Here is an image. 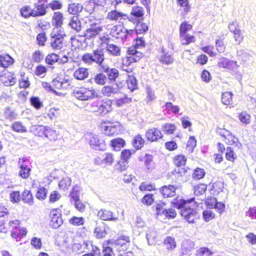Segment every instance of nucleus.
<instances>
[{"label":"nucleus","instance_id":"1","mask_svg":"<svg viewBox=\"0 0 256 256\" xmlns=\"http://www.w3.org/2000/svg\"><path fill=\"white\" fill-rule=\"evenodd\" d=\"M98 70H102L105 75L108 82V84L102 89V93L104 96H110L112 94H118L122 88V84L116 81L119 76V71L116 68H111L108 64L98 68Z\"/></svg>","mask_w":256,"mask_h":256},{"label":"nucleus","instance_id":"2","mask_svg":"<svg viewBox=\"0 0 256 256\" xmlns=\"http://www.w3.org/2000/svg\"><path fill=\"white\" fill-rule=\"evenodd\" d=\"M105 60L104 51L103 49H96L93 51L92 53H86L82 56V60L86 64H92L95 62L101 68L104 66V62Z\"/></svg>","mask_w":256,"mask_h":256},{"label":"nucleus","instance_id":"3","mask_svg":"<svg viewBox=\"0 0 256 256\" xmlns=\"http://www.w3.org/2000/svg\"><path fill=\"white\" fill-rule=\"evenodd\" d=\"M112 100L106 99L94 102L92 103V106L96 108L94 109V111L96 112L98 114L104 116L112 110Z\"/></svg>","mask_w":256,"mask_h":256},{"label":"nucleus","instance_id":"4","mask_svg":"<svg viewBox=\"0 0 256 256\" xmlns=\"http://www.w3.org/2000/svg\"><path fill=\"white\" fill-rule=\"evenodd\" d=\"M66 36L63 30L53 31L50 34V46L53 50H60L63 46L64 38Z\"/></svg>","mask_w":256,"mask_h":256},{"label":"nucleus","instance_id":"5","mask_svg":"<svg viewBox=\"0 0 256 256\" xmlns=\"http://www.w3.org/2000/svg\"><path fill=\"white\" fill-rule=\"evenodd\" d=\"M50 218V226L52 228H58L63 224L60 210L59 208L51 210Z\"/></svg>","mask_w":256,"mask_h":256},{"label":"nucleus","instance_id":"6","mask_svg":"<svg viewBox=\"0 0 256 256\" xmlns=\"http://www.w3.org/2000/svg\"><path fill=\"white\" fill-rule=\"evenodd\" d=\"M74 96L80 100H88L94 97V90H90L86 88H80V90H74Z\"/></svg>","mask_w":256,"mask_h":256},{"label":"nucleus","instance_id":"7","mask_svg":"<svg viewBox=\"0 0 256 256\" xmlns=\"http://www.w3.org/2000/svg\"><path fill=\"white\" fill-rule=\"evenodd\" d=\"M180 214L188 223H194V220L200 217V214L196 209L191 208L190 206L181 210Z\"/></svg>","mask_w":256,"mask_h":256},{"label":"nucleus","instance_id":"8","mask_svg":"<svg viewBox=\"0 0 256 256\" xmlns=\"http://www.w3.org/2000/svg\"><path fill=\"white\" fill-rule=\"evenodd\" d=\"M130 239L128 236H122L119 238L114 240L111 242L112 246H116L119 250L118 254L125 252L130 245Z\"/></svg>","mask_w":256,"mask_h":256},{"label":"nucleus","instance_id":"9","mask_svg":"<svg viewBox=\"0 0 256 256\" xmlns=\"http://www.w3.org/2000/svg\"><path fill=\"white\" fill-rule=\"evenodd\" d=\"M144 10L142 7L140 6H134L132 8L130 12V15L128 16L125 14L124 16H126V18L131 22H136L138 20H143L144 19Z\"/></svg>","mask_w":256,"mask_h":256},{"label":"nucleus","instance_id":"10","mask_svg":"<svg viewBox=\"0 0 256 256\" xmlns=\"http://www.w3.org/2000/svg\"><path fill=\"white\" fill-rule=\"evenodd\" d=\"M38 2L34 4V8H33L34 16L36 17L44 16L46 14V9L48 8L46 4L45 0H38Z\"/></svg>","mask_w":256,"mask_h":256},{"label":"nucleus","instance_id":"11","mask_svg":"<svg viewBox=\"0 0 256 256\" xmlns=\"http://www.w3.org/2000/svg\"><path fill=\"white\" fill-rule=\"evenodd\" d=\"M89 143L91 148L96 150H104L106 149L104 140L96 134L92 136Z\"/></svg>","mask_w":256,"mask_h":256},{"label":"nucleus","instance_id":"12","mask_svg":"<svg viewBox=\"0 0 256 256\" xmlns=\"http://www.w3.org/2000/svg\"><path fill=\"white\" fill-rule=\"evenodd\" d=\"M178 188V186L176 184L165 185L160 188V192L164 198L172 197L176 195V190Z\"/></svg>","mask_w":256,"mask_h":256},{"label":"nucleus","instance_id":"13","mask_svg":"<svg viewBox=\"0 0 256 256\" xmlns=\"http://www.w3.org/2000/svg\"><path fill=\"white\" fill-rule=\"evenodd\" d=\"M126 28L121 25L115 26L111 30L110 34L116 38L126 40Z\"/></svg>","mask_w":256,"mask_h":256},{"label":"nucleus","instance_id":"14","mask_svg":"<svg viewBox=\"0 0 256 256\" xmlns=\"http://www.w3.org/2000/svg\"><path fill=\"white\" fill-rule=\"evenodd\" d=\"M146 139L151 142H155L162 138L161 132L156 128H152L148 130L146 133Z\"/></svg>","mask_w":256,"mask_h":256},{"label":"nucleus","instance_id":"15","mask_svg":"<svg viewBox=\"0 0 256 256\" xmlns=\"http://www.w3.org/2000/svg\"><path fill=\"white\" fill-rule=\"evenodd\" d=\"M98 216L103 220L116 221L118 220V218L115 216L112 211L105 208L100 210Z\"/></svg>","mask_w":256,"mask_h":256},{"label":"nucleus","instance_id":"16","mask_svg":"<svg viewBox=\"0 0 256 256\" xmlns=\"http://www.w3.org/2000/svg\"><path fill=\"white\" fill-rule=\"evenodd\" d=\"M14 62V59L8 54H0V66L4 68L2 72H3L4 76L6 74V70L9 66L12 64Z\"/></svg>","mask_w":256,"mask_h":256},{"label":"nucleus","instance_id":"17","mask_svg":"<svg viewBox=\"0 0 256 256\" xmlns=\"http://www.w3.org/2000/svg\"><path fill=\"white\" fill-rule=\"evenodd\" d=\"M190 170V169L188 168L178 167L172 172V174L176 177L183 178L182 180L186 181L187 178L190 176V172H188Z\"/></svg>","mask_w":256,"mask_h":256},{"label":"nucleus","instance_id":"18","mask_svg":"<svg viewBox=\"0 0 256 256\" xmlns=\"http://www.w3.org/2000/svg\"><path fill=\"white\" fill-rule=\"evenodd\" d=\"M102 30L100 26L94 24V26L92 25L90 28L86 29L84 32V35L86 38L90 39L98 34Z\"/></svg>","mask_w":256,"mask_h":256},{"label":"nucleus","instance_id":"19","mask_svg":"<svg viewBox=\"0 0 256 256\" xmlns=\"http://www.w3.org/2000/svg\"><path fill=\"white\" fill-rule=\"evenodd\" d=\"M98 73L94 76L93 78L90 80V81L92 83L94 82L98 85L104 86L106 84H108V82L105 75L104 74L102 70H98Z\"/></svg>","mask_w":256,"mask_h":256},{"label":"nucleus","instance_id":"20","mask_svg":"<svg viewBox=\"0 0 256 256\" xmlns=\"http://www.w3.org/2000/svg\"><path fill=\"white\" fill-rule=\"evenodd\" d=\"M236 64V62L232 60H228V58L220 56L218 58V65L220 68L233 69Z\"/></svg>","mask_w":256,"mask_h":256},{"label":"nucleus","instance_id":"21","mask_svg":"<svg viewBox=\"0 0 256 256\" xmlns=\"http://www.w3.org/2000/svg\"><path fill=\"white\" fill-rule=\"evenodd\" d=\"M96 226L94 231L96 236L98 238H102L105 237L107 233L105 229L104 223L102 221L96 222Z\"/></svg>","mask_w":256,"mask_h":256},{"label":"nucleus","instance_id":"22","mask_svg":"<svg viewBox=\"0 0 256 256\" xmlns=\"http://www.w3.org/2000/svg\"><path fill=\"white\" fill-rule=\"evenodd\" d=\"M192 200L193 198L185 200L182 198L178 199V198H176L172 202V204L175 208L182 210L188 208V205Z\"/></svg>","mask_w":256,"mask_h":256},{"label":"nucleus","instance_id":"23","mask_svg":"<svg viewBox=\"0 0 256 256\" xmlns=\"http://www.w3.org/2000/svg\"><path fill=\"white\" fill-rule=\"evenodd\" d=\"M147 228L146 222L140 217L136 216L134 222V228L139 233L142 232Z\"/></svg>","mask_w":256,"mask_h":256},{"label":"nucleus","instance_id":"24","mask_svg":"<svg viewBox=\"0 0 256 256\" xmlns=\"http://www.w3.org/2000/svg\"><path fill=\"white\" fill-rule=\"evenodd\" d=\"M143 20H138L136 22H132L134 25L136 34H142L146 33L148 30V26Z\"/></svg>","mask_w":256,"mask_h":256},{"label":"nucleus","instance_id":"25","mask_svg":"<svg viewBox=\"0 0 256 256\" xmlns=\"http://www.w3.org/2000/svg\"><path fill=\"white\" fill-rule=\"evenodd\" d=\"M83 8L84 6L82 4L74 2L68 4V11L70 14L77 16V15L82 11Z\"/></svg>","mask_w":256,"mask_h":256},{"label":"nucleus","instance_id":"26","mask_svg":"<svg viewBox=\"0 0 256 256\" xmlns=\"http://www.w3.org/2000/svg\"><path fill=\"white\" fill-rule=\"evenodd\" d=\"M64 16L60 12H54L52 18V24L56 28L61 27L63 24Z\"/></svg>","mask_w":256,"mask_h":256},{"label":"nucleus","instance_id":"27","mask_svg":"<svg viewBox=\"0 0 256 256\" xmlns=\"http://www.w3.org/2000/svg\"><path fill=\"white\" fill-rule=\"evenodd\" d=\"M68 25L77 32H80L82 28L81 22L76 16L71 18Z\"/></svg>","mask_w":256,"mask_h":256},{"label":"nucleus","instance_id":"28","mask_svg":"<svg viewBox=\"0 0 256 256\" xmlns=\"http://www.w3.org/2000/svg\"><path fill=\"white\" fill-rule=\"evenodd\" d=\"M75 78L78 80H84L88 76V68H79L74 74Z\"/></svg>","mask_w":256,"mask_h":256},{"label":"nucleus","instance_id":"29","mask_svg":"<svg viewBox=\"0 0 256 256\" xmlns=\"http://www.w3.org/2000/svg\"><path fill=\"white\" fill-rule=\"evenodd\" d=\"M125 144L126 142L122 138H116L110 140V146L116 151H120Z\"/></svg>","mask_w":256,"mask_h":256},{"label":"nucleus","instance_id":"30","mask_svg":"<svg viewBox=\"0 0 256 256\" xmlns=\"http://www.w3.org/2000/svg\"><path fill=\"white\" fill-rule=\"evenodd\" d=\"M22 200L24 203H27L29 205H32L34 204V198L30 190H25L22 194Z\"/></svg>","mask_w":256,"mask_h":256},{"label":"nucleus","instance_id":"31","mask_svg":"<svg viewBox=\"0 0 256 256\" xmlns=\"http://www.w3.org/2000/svg\"><path fill=\"white\" fill-rule=\"evenodd\" d=\"M153 159V156L148 154H146L144 156V166L148 170H152L154 168Z\"/></svg>","mask_w":256,"mask_h":256},{"label":"nucleus","instance_id":"32","mask_svg":"<svg viewBox=\"0 0 256 256\" xmlns=\"http://www.w3.org/2000/svg\"><path fill=\"white\" fill-rule=\"evenodd\" d=\"M20 14L22 16L26 18H29L30 16L35 17L34 10L32 9L28 6L22 7L20 10Z\"/></svg>","mask_w":256,"mask_h":256},{"label":"nucleus","instance_id":"33","mask_svg":"<svg viewBox=\"0 0 256 256\" xmlns=\"http://www.w3.org/2000/svg\"><path fill=\"white\" fill-rule=\"evenodd\" d=\"M128 88L131 90L134 91L138 88V81L135 76L132 75L128 76L126 80Z\"/></svg>","mask_w":256,"mask_h":256},{"label":"nucleus","instance_id":"34","mask_svg":"<svg viewBox=\"0 0 256 256\" xmlns=\"http://www.w3.org/2000/svg\"><path fill=\"white\" fill-rule=\"evenodd\" d=\"M164 244L168 250H172L176 247V242L174 238L167 236L164 240Z\"/></svg>","mask_w":256,"mask_h":256},{"label":"nucleus","instance_id":"35","mask_svg":"<svg viewBox=\"0 0 256 256\" xmlns=\"http://www.w3.org/2000/svg\"><path fill=\"white\" fill-rule=\"evenodd\" d=\"M144 142V140L142 138L141 135L138 134L134 138L132 144L136 150H140L143 146Z\"/></svg>","mask_w":256,"mask_h":256},{"label":"nucleus","instance_id":"36","mask_svg":"<svg viewBox=\"0 0 256 256\" xmlns=\"http://www.w3.org/2000/svg\"><path fill=\"white\" fill-rule=\"evenodd\" d=\"M102 130L104 134L108 136H112L116 132V126L112 124L109 126H102Z\"/></svg>","mask_w":256,"mask_h":256},{"label":"nucleus","instance_id":"37","mask_svg":"<svg viewBox=\"0 0 256 256\" xmlns=\"http://www.w3.org/2000/svg\"><path fill=\"white\" fill-rule=\"evenodd\" d=\"M148 243L149 245H153L155 244L156 237V232L153 230H148L146 232V236Z\"/></svg>","mask_w":256,"mask_h":256},{"label":"nucleus","instance_id":"38","mask_svg":"<svg viewBox=\"0 0 256 256\" xmlns=\"http://www.w3.org/2000/svg\"><path fill=\"white\" fill-rule=\"evenodd\" d=\"M162 52L163 54L160 57V62L166 64H172L173 62V58L172 56L168 52H165L164 48L162 49Z\"/></svg>","mask_w":256,"mask_h":256},{"label":"nucleus","instance_id":"39","mask_svg":"<svg viewBox=\"0 0 256 256\" xmlns=\"http://www.w3.org/2000/svg\"><path fill=\"white\" fill-rule=\"evenodd\" d=\"M180 36L182 45H188L190 42H194V37L192 36H190L189 34H180Z\"/></svg>","mask_w":256,"mask_h":256},{"label":"nucleus","instance_id":"40","mask_svg":"<svg viewBox=\"0 0 256 256\" xmlns=\"http://www.w3.org/2000/svg\"><path fill=\"white\" fill-rule=\"evenodd\" d=\"M72 180L69 177L62 178L58 183V186L64 191L67 190L71 185Z\"/></svg>","mask_w":256,"mask_h":256},{"label":"nucleus","instance_id":"41","mask_svg":"<svg viewBox=\"0 0 256 256\" xmlns=\"http://www.w3.org/2000/svg\"><path fill=\"white\" fill-rule=\"evenodd\" d=\"M30 171L31 169L30 168H28L26 166L22 164L20 166V170L19 171L18 175L22 178L26 179L29 176Z\"/></svg>","mask_w":256,"mask_h":256},{"label":"nucleus","instance_id":"42","mask_svg":"<svg viewBox=\"0 0 256 256\" xmlns=\"http://www.w3.org/2000/svg\"><path fill=\"white\" fill-rule=\"evenodd\" d=\"M59 56L55 53H52L48 54L45 58V61L46 64L50 65H52L56 62H58Z\"/></svg>","mask_w":256,"mask_h":256},{"label":"nucleus","instance_id":"43","mask_svg":"<svg viewBox=\"0 0 256 256\" xmlns=\"http://www.w3.org/2000/svg\"><path fill=\"white\" fill-rule=\"evenodd\" d=\"M226 158L230 162H234L236 159V154L232 148L228 146L226 148Z\"/></svg>","mask_w":256,"mask_h":256},{"label":"nucleus","instance_id":"44","mask_svg":"<svg viewBox=\"0 0 256 256\" xmlns=\"http://www.w3.org/2000/svg\"><path fill=\"white\" fill-rule=\"evenodd\" d=\"M96 8L94 2L93 0H90L85 2L83 9L88 14H91L94 11Z\"/></svg>","mask_w":256,"mask_h":256},{"label":"nucleus","instance_id":"45","mask_svg":"<svg viewBox=\"0 0 256 256\" xmlns=\"http://www.w3.org/2000/svg\"><path fill=\"white\" fill-rule=\"evenodd\" d=\"M233 94L232 92H226L222 94V102L225 105H228L232 102Z\"/></svg>","mask_w":256,"mask_h":256},{"label":"nucleus","instance_id":"46","mask_svg":"<svg viewBox=\"0 0 256 256\" xmlns=\"http://www.w3.org/2000/svg\"><path fill=\"white\" fill-rule=\"evenodd\" d=\"M44 136L50 140L53 141L57 138V134L54 130L46 126Z\"/></svg>","mask_w":256,"mask_h":256},{"label":"nucleus","instance_id":"47","mask_svg":"<svg viewBox=\"0 0 256 256\" xmlns=\"http://www.w3.org/2000/svg\"><path fill=\"white\" fill-rule=\"evenodd\" d=\"M80 189L79 186L78 184H76L73 186L72 189V190L70 196L71 197V198L74 202L80 200Z\"/></svg>","mask_w":256,"mask_h":256},{"label":"nucleus","instance_id":"48","mask_svg":"<svg viewBox=\"0 0 256 256\" xmlns=\"http://www.w3.org/2000/svg\"><path fill=\"white\" fill-rule=\"evenodd\" d=\"M12 129L18 132H26V128L20 122H16L12 126Z\"/></svg>","mask_w":256,"mask_h":256},{"label":"nucleus","instance_id":"49","mask_svg":"<svg viewBox=\"0 0 256 256\" xmlns=\"http://www.w3.org/2000/svg\"><path fill=\"white\" fill-rule=\"evenodd\" d=\"M136 150H130L128 149H124L121 152L120 158L122 160L128 163V160L131 156L132 154L135 153Z\"/></svg>","mask_w":256,"mask_h":256},{"label":"nucleus","instance_id":"50","mask_svg":"<svg viewBox=\"0 0 256 256\" xmlns=\"http://www.w3.org/2000/svg\"><path fill=\"white\" fill-rule=\"evenodd\" d=\"M4 115V117L10 120H12L16 119L18 116L15 112L10 109L9 107L6 108Z\"/></svg>","mask_w":256,"mask_h":256},{"label":"nucleus","instance_id":"51","mask_svg":"<svg viewBox=\"0 0 256 256\" xmlns=\"http://www.w3.org/2000/svg\"><path fill=\"white\" fill-rule=\"evenodd\" d=\"M30 104L36 110H39L42 106V102L40 101V98L38 96H32L30 100Z\"/></svg>","mask_w":256,"mask_h":256},{"label":"nucleus","instance_id":"52","mask_svg":"<svg viewBox=\"0 0 256 256\" xmlns=\"http://www.w3.org/2000/svg\"><path fill=\"white\" fill-rule=\"evenodd\" d=\"M224 188V184L221 181H216L214 182L210 190H214L218 194L223 191Z\"/></svg>","mask_w":256,"mask_h":256},{"label":"nucleus","instance_id":"53","mask_svg":"<svg viewBox=\"0 0 256 256\" xmlns=\"http://www.w3.org/2000/svg\"><path fill=\"white\" fill-rule=\"evenodd\" d=\"M106 50L114 56H119L120 54V48L114 44H108L106 46Z\"/></svg>","mask_w":256,"mask_h":256},{"label":"nucleus","instance_id":"54","mask_svg":"<svg viewBox=\"0 0 256 256\" xmlns=\"http://www.w3.org/2000/svg\"><path fill=\"white\" fill-rule=\"evenodd\" d=\"M186 161V158L183 155H178L175 156L174 158V163L178 167L184 166Z\"/></svg>","mask_w":256,"mask_h":256},{"label":"nucleus","instance_id":"55","mask_svg":"<svg viewBox=\"0 0 256 256\" xmlns=\"http://www.w3.org/2000/svg\"><path fill=\"white\" fill-rule=\"evenodd\" d=\"M166 110L170 111L174 114H178L180 111L178 106H174L171 102H166L164 104Z\"/></svg>","mask_w":256,"mask_h":256},{"label":"nucleus","instance_id":"56","mask_svg":"<svg viewBox=\"0 0 256 256\" xmlns=\"http://www.w3.org/2000/svg\"><path fill=\"white\" fill-rule=\"evenodd\" d=\"M176 130V126L174 124H166L162 126V130L167 134H172Z\"/></svg>","mask_w":256,"mask_h":256},{"label":"nucleus","instance_id":"57","mask_svg":"<svg viewBox=\"0 0 256 256\" xmlns=\"http://www.w3.org/2000/svg\"><path fill=\"white\" fill-rule=\"evenodd\" d=\"M192 25L189 24L186 22H182L180 26V34H187V32L192 30Z\"/></svg>","mask_w":256,"mask_h":256},{"label":"nucleus","instance_id":"58","mask_svg":"<svg viewBox=\"0 0 256 256\" xmlns=\"http://www.w3.org/2000/svg\"><path fill=\"white\" fill-rule=\"evenodd\" d=\"M205 171L204 169L196 168L193 172L192 178L194 179L200 180L203 178L205 176Z\"/></svg>","mask_w":256,"mask_h":256},{"label":"nucleus","instance_id":"59","mask_svg":"<svg viewBox=\"0 0 256 256\" xmlns=\"http://www.w3.org/2000/svg\"><path fill=\"white\" fill-rule=\"evenodd\" d=\"M207 188V185L204 184H200L194 187V194L197 195H201L204 194Z\"/></svg>","mask_w":256,"mask_h":256},{"label":"nucleus","instance_id":"60","mask_svg":"<svg viewBox=\"0 0 256 256\" xmlns=\"http://www.w3.org/2000/svg\"><path fill=\"white\" fill-rule=\"evenodd\" d=\"M48 190L44 187H41L38 188L36 194V197L40 200H43L46 198Z\"/></svg>","mask_w":256,"mask_h":256},{"label":"nucleus","instance_id":"61","mask_svg":"<svg viewBox=\"0 0 256 256\" xmlns=\"http://www.w3.org/2000/svg\"><path fill=\"white\" fill-rule=\"evenodd\" d=\"M196 146V140L194 136H190L188 142L186 147L188 150L191 152H193L194 148Z\"/></svg>","mask_w":256,"mask_h":256},{"label":"nucleus","instance_id":"62","mask_svg":"<svg viewBox=\"0 0 256 256\" xmlns=\"http://www.w3.org/2000/svg\"><path fill=\"white\" fill-rule=\"evenodd\" d=\"M84 222L82 217L73 216L70 220L69 222L74 226L83 225Z\"/></svg>","mask_w":256,"mask_h":256},{"label":"nucleus","instance_id":"63","mask_svg":"<svg viewBox=\"0 0 256 256\" xmlns=\"http://www.w3.org/2000/svg\"><path fill=\"white\" fill-rule=\"evenodd\" d=\"M212 254V252L207 248L203 247L201 248L199 250H197L196 256H210Z\"/></svg>","mask_w":256,"mask_h":256},{"label":"nucleus","instance_id":"64","mask_svg":"<svg viewBox=\"0 0 256 256\" xmlns=\"http://www.w3.org/2000/svg\"><path fill=\"white\" fill-rule=\"evenodd\" d=\"M202 217L206 222H208L215 217V214L210 210H204L202 212Z\"/></svg>","mask_w":256,"mask_h":256}]
</instances>
